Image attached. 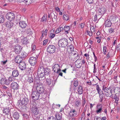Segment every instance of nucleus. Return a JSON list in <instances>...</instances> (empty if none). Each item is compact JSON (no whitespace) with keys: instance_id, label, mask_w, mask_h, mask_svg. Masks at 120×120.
I'll use <instances>...</instances> for the list:
<instances>
[{"instance_id":"nucleus-1","label":"nucleus","mask_w":120,"mask_h":120,"mask_svg":"<svg viewBox=\"0 0 120 120\" xmlns=\"http://www.w3.org/2000/svg\"><path fill=\"white\" fill-rule=\"evenodd\" d=\"M29 100L26 96L22 95V97H21L20 100H19L18 103H19V105L21 106L24 105H26L28 103Z\"/></svg>"},{"instance_id":"nucleus-2","label":"nucleus","mask_w":120,"mask_h":120,"mask_svg":"<svg viewBox=\"0 0 120 120\" xmlns=\"http://www.w3.org/2000/svg\"><path fill=\"white\" fill-rule=\"evenodd\" d=\"M58 45L60 47L64 48L68 45V41L65 38L60 39L58 41Z\"/></svg>"},{"instance_id":"nucleus-3","label":"nucleus","mask_w":120,"mask_h":120,"mask_svg":"<svg viewBox=\"0 0 120 120\" xmlns=\"http://www.w3.org/2000/svg\"><path fill=\"white\" fill-rule=\"evenodd\" d=\"M104 86L103 87L102 90L104 91L105 95L107 97H110L112 95V90L110 87L105 88H104Z\"/></svg>"},{"instance_id":"nucleus-4","label":"nucleus","mask_w":120,"mask_h":120,"mask_svg":"<svg viewBox=\"0 0 120 120\" xmlns=\"http://www.w3.org/2000/svg\"><path fill=\"white\" fill-rule=\"evenodd\" d=\"M31 96L32 98L35 100L41 98L40 97V94L37 90L32 92Z\"/></svg>"},{"instance_id":"nucleus-5","label":"nucleus","mask_w":120,"mask_h":120,"mask_svg":"<svg viewBox=\"0 0 120 120\" xmlns=\"http://www.w3.org/2000/svg\"><path fill=\"white\" fill-rule=\"evenodd\" d=\"M106 11V10L105 8L104 7H100L97 11V13L98 15L101 16V17Z\"/></svg>"},{"instance_id":"nucleus-6","label":"nucleus","mask_w":120,"mask_h":120,"mask_svg":"<svg viewBox=\"0 0 120 120\" xmlns=\"http://www.w3.org/2000/svg\"><path fill=\"white\" fill-rule=\"evenodd\" d=\"M44 67L41 66L38 68L37 72V75L40 77L42 78L45 75L44 71Z\"/></svg>"},{"instance_id":"nucleus-7","label":"nucleus","mask_w":120,"mask_h":120,"mask_svg":"<svg viewBox=\"0 0 120 120\" xmlns=\"http://www.w3.org/2000/svg\"><path fill=\"white\" fill-rule=\"evenodd\" d=\"M37 84V91L40 94L45 92V90L41 83H38Z\"/></svg>"},{"instance_id":"nucleus-8","label":"nucleus","mask_w":120,"mask_h":120,"mask_svg":"<svg viewBox=\"0 0 120 120\" xmlns=\"http://www.w3.org/2000/svg\"><path fill=\"white\" fill-rule=\"evenodd\" d=\"M55 47L53 45H49L47 47V51L48 52L50 53H54L55 51Z\"/></svg>"},{"instance_id":"nucleus-9","label":"nucleus","mask_w":120,"mask_h":120,"mask_svg":"<svg viewBox=\"0 0 120 120\" xmlns=\"http://www.w3.org/2000/svg\"><path fill=\"white\" fill-rule=\"evenodd\" d=\"M6 16L7 19L11 21L13 20L15 18L14 14L11 12H8Z\"/></svg>"},{"instance_id":"nucleus-10","label":"nucleus","mask_w":120,"mask_h":120,"mask_svg":"<svg viewBox=\"0 0 120 120\" xmlns=\"http://www.w3.org/2000/svg\"><path fill=\"white\" fill-rule=\"evenodd\" d=\"M61 68L58 64H55L52 67L53 71L56 73H59L61 71Z\"/></svg>"},{"instance_id":"nucleus-11","label":"nucleus","mask_w":120,"mask_h":120,"mask_svg":"<svg viewBox=\"0 0 120 120\" xmlns=\"http://www.w3.org/2000/svg\"><path fill=\"white\" fill-rule=\"evenodd\" d=\"M36 57H31L29 58V62L30 64L32 65H35L37 63V59L38 58V57L36 56Z\"/></svg>"},{"instance_id":"nucleus-12","label":"nucleus","mask_w":120,"mask_h":120,"mask_svg":"<svg viewBox=\"0 0 120 120\" xmlns=\"http://www.w3.org/2000/svg\"><path fill=\"white\" fill-rule=\"evenodd\" d=\"M22 49V47L19 45H16L14 47V50L16 54H19Z\"/></svg>"},{"instance_id":"nucleus-13","label":"nucleus","mask_w":120,"mask_h":120,"mask_svg":"<svg viewBox=\"0 0 120 120\" xmlns=\"http://www.w3.org/2000/svg\"><path fill=\"white\" fill-rule=\"evenodd\" d=\"M102 105L101 104H98L96 106V113L97 114L101 113L102 111Z\"/></svg>"},{"instance_id":"nucleus-14","label":"nucleus","mask_w":120,"mask_h":120,"mask_svg":"<svg viewBox=\"0 0 120 120\" xmlns=\"http://www.w3.org/2000/svg\"><path fill=\"white\" fill-rule=\"evenodd\" d=\"M19 68L21 70H23L25 69L26 68V65L24 62H22L19 64Z\"/></svg>"},{"instance_id":"nucleus-15","label":"nucleus","mask_w":120,"mask_h":120,"mask_svg":"<svg viewBox=\"0 0 120 120\" xmlns=\"http://www.w3.org/2000/svg\"><path fill=\"white\" fill-rule=\"evenodd\" d=\"M81 60V59H78L75 61L76 66L78 68H80L82 67Z\"/></svg>"},{"instance_id":"nucleus-16","label":"nucleus","mask_w":120,"mask_h":120,"mask_svg":"<svg viewBox=\"0 0 120 120\" xmlns=\"http://www.w3.org/2000/svg\"><path fill=\"white\" fill-rule=\"evenodd\" d=\"M18 84L15 82H13L11 84V88L14 90H16L18 88Z\"/></svg>"},{"instance_id":"nucleus-17","label":"nucleus","mask_w":120,"mask_h":120,"mask_svg":"<svg viewBox=\"0 0 120 120\" xmlns=\"http://www.w3.org/2000/svg\"><path fill=\"white\" fill-rule=\"evenodd\" d=\"M19 26L22 28H25L27 26L26 23L24 21H21L19 22Z\"/></svg>"},{"instance_id":"nucleus-18","label":"nucleus","mask_w":120,"mask_h":120,"mask_svg":"<svg viewBox=\"0 0 120 120\" xmlns=\"http://www.w3.org/2000/svg\"><path fill=\"white\" fill-rule=\"evenodd\" d=\"M77 112L74 109H71L69 113V115L71 117H74L76 116Z\"/></svg>"},{"instance_id":"nucleus-19","label":"nucleus","mask_w":120,"mask_h":120,"mask_svg":"<svg viewBox=\"0 0 120 120\" xmlns=\"http://www.w3.org/2000/svg\"><path fill=\"white\" fill-rule=\"evenodd\" d=\"M22 58L20 57L19 56H17L15 59V61L16 63L20 64L22 62Z\"/></svg>"},{"instance_id":"nucleus-20","label":"nucleus","mask_w":120,"mask_h":120,"mask_svg":"<svg viewBox=\"0 0 120 120\" xmlns=\"http://www.w3.org/2000/svg\"><path fill=\"white\" fill-rule=\"evenodd\" d=\"M46 80L47 83L49 85H50L51 84H52V85H54L56 82V81L55 80L52 81L51 79H46Z\"/></svg>"},{"instance_id":"nucleus-21","label":"nucleus","mask_w":120,"mask_h":120,"mask_svg":"<svg viewBox=\"0 0 120 120\" xmlns=\"http://www.w3.org/2000/svg\"><path fill=\"white\" fill-rule=\"evenodd\" d=\"M5 24L7 28L8 29L11 28L13 25V23L11 21L6 22Z\"/></svg>"},{"instance_id":"nucleus-22","label":"nucleus","mask_w":120,"mask_h":120,"mask_svg":"<svg viewBox=\"0 0 120 120\" xmlns=\"http://www.w3.org/2000/svg\"><path fill=\"white\" fill-rule=\"evenodd\" d=\"M70 28V27L68 26H66L64 27L63 29L65 31V33L66 34H68Z\"/></svg>"},{"instance_id":"nucleus-23","label":"nucleus","mask_w":120,"mask_h":120,"mask_svg":"<svg viewBox=\"0 0 120 120\" xmlns=\"http://www.w3.org/2000/svg\"><path fill=\"white\" fill-rule=\"evenodd\" d=\"M94 85H96V89L98 93L99 94V95H100V94H103V92L101 90V89L98 85H97V84H96Z\"/></svg>"},{"instance_id":"nucleus-24","label":"nucleus","mask_w":120,"mask_h":120,"mask_svg":"<svg viewBox=\"0 0 120 120\" xmlns=\"http://www.w3.org/2000/svg\"><path fill=\"white\" fill-rule=\"evenodd\" d=\"M112 23L109 19L106 20L105 22V26L106 27H110L112 25Z\"/></svg>"},{"instance_id":"nucleus-25","label":"nucleus","mask_w":120,"mask_h":120,"mask_svg":"<svg viewBox=\"0 0 120 120\" xmlns=\"http://www.w3.org/2000/svg\"><path fill=\"white\" fill-rule=\"evenodd\" d=\"M32 111V113L35 115H37L38 114V108H33Z\"/></svg>"},{"instance_id":"nucleus-26","label":"nucleus","mask_w":120,"mask_h":120,"mask_svg":"<svg viewBox=\"0 0 120 120\" xmlns=\"http://www.w3.org/2000/svg\"><path fill=\"white\" fill-rule=\"evenodd\" d=\"M55 31L54 29H52L50 31L49 37L51 39L53 38L55 36V34H53Z\"/></svg>"},{"instance_id":"nucleus-27","label":"nucleus","mask_w":120,"mask_h":120,"mask_svg":"<svg viewBox=\"0 0 120 120\" xmlns=\"http://www.w3.org/2000/svg\"><path fill=\"white\" fill-rule=\"evenodd\" d=\"M43 70L45 75H48L50 73V70L49 68H46L44 69V68Z\"/></svg>"},{"instance_id":"nucleus-28","label":"nucleus","mask_w":120,"mask_h":120,"mask_svg":"<svg viewBox=\"0 0 120 120\" xmlns=\"http://www.w3.org/2000/svg\"><path fill=\"white\" fill-rule=\"evenodd\" d=\"M40 95H41V96H40V97L41 98H42L43 99H42L44 101L45 100H44L45 99H45H46L48 98H47L46 97V94L45 93V92L40 93Z\"/></svg>"},{"instance_id":"nucleus-29","label":"nucleus","mask_w":120,"mask_h":120,"mask_svg":"<svg viewBox=\"0 0 120 120\" xmlns=\"http://www.w3.org/2000/svg\"><path fill=\"white\" fill-rule=\"evenodd\" d=\"M55 116L56 118L58 120H60L62 118V114L59 113H56Z\"/></svg>"},{"instance_id":"nucleus-30","label":"nucleus","mask_w":120,"mask_h":120,"mask_svg":"<svg viewBox=\"0 0 120 120\" xmlns=\"http://www.w3.org/2000/svg\"><path fill=\"white\" fill-rule=\"evenodd\" d=\"M18 71L17 70H14L12 71V75L14 77H17L19 75Z\"/></svg>"},{"instance_id":"nucleus-31","label":"nucleus","mask_w":120,"mask_h":120,"mask_svg":"<svg viewBox=\"0 0 120 120\" xmlns=\"http://www.w3.org/2000/svg\"><path fill=\"white\" fill-rule=\"evenodd\" d=\"M78 93H79L80 94H81L82 93V88L81 86L79 85L78 86Z\"/></svg>"},{"instance_id":"nucleus-32","label":"nucleus","mask_w":120,"mask_h":120,"mask_svg":"<svg viewBox=\"0 0 120 120\" xmlns=\"http://www.w3.org/2000/svg\"><path fill=\"white\" fill-rule=\"evenodd\" d=\"M63 30V28L62 27H59L57 28L55 31V33L56 34H58L61 31H62Z\"/></svg>"},{"instance_id":"nucleus-33","label":"nucleus","mask_w":120,"mask_h":120,"mask_svg":"<svg viewBox=\"0 0 120 120\" xmlns=\"http://www.w3.org/2000/svg\"><path fill=\"white\" fill-rule=\"evenodd\" d=\"M63 18L64 20L66 21H68L69 19V15L67 14H65L63 15Z\"/></svg>"},{"instance_id":"nucleus-34","label":"nucleus","mask_w":120,"mask_h":120,"mask_svg":"<svg viewBox=\"0 0 120 120\" xmlns=\"http://www.w3.org/2000/svg\"><path fill=\"white\" fill-rule=\"evenodd\" d=\"M6 78L4 76L1 75V79H0V83L1 84H4Z\"/></svg>"},{"instance_id":"nucleus-35","label":"nucleus","mask_w":120,"mask_h":120,"mask_svg":"<svg viewBox=\"0 0 120 120\" xmlns=\"http://www.w3.org/2000/svg\"><path fill=\"white\" fill-rule=\"evenodd\" d=\"M73 56H74V59H79V54L77 52L74 53Z\"/></svg>"},{"instance_id":"nucleus-36","label":"nucleus","mask_w":120,"mask_h":120,"mask_svg":"<svg viewBox=\"0 0 120 120\" xmlns=\"http://www.w3.org/2000/svg\"><path fill=\"white\" fill-rule=\"evenodd\" d=\"M21 41L22 43L25 44H27L28 42V40L26 38H23V39H22Z\"/></svg>"},{"instance_id":"nucleus-37","label":"nucleus","mask_w":120,"mask_h":120,"mask_svg":"<svg viewBox=\"0 0 120 120\" xmlns=\"http://www.w3.org/2000/svg\"><path fill=\"white\" fill-rule=\"evenodd\" d=\"M67 50H69V49L71 51L73 50L74 47L72 45H71L68 46L67 48Z\"/></svg>"},{"instance_id":"nucleus-38","label":"nucleus","mask_w":120,"mask_h":120,"mask_svg":"<svg viewBox=\"0 0 120 120\" xmlns=\"http://www.w3.org/2000/svg\"><path fill=\"white\" fill-rule=\"evenodd\" d=\"M13 117L15 119L17 120L19 117L18 113L17 112H15L13 115Z\"/></svg>"},{"instance_id":"nucleus-39","label":"nucleus","mask_w":120,"mask_h":120,"mask_svg":"<svg viewBox=\"0 0 120 120\" xmlns=\"http://www.w3.org/2000/svg\"><path fill=\"white\" fill-rule=\"evenodd\" d=\"M27 55L26 53L25 52H21L20 56V57L22 58L25 57Z\"/></svg>"},{"instance_id":"nucleus-40","label":"nucleus","mask_w":120,"mask_h":120,"mask_svg":"<svg viewBox=\"0 0 120 120\" xmlns=\"http://www.w3.org/2000/svg\"><path fill=\"white\" fill-rule=\"evenodd\" d=\"M3 113H4L6 115H8L10 112L9 109L6 108L4 109L3 111Z\"/></svg>"},{"instance_id":"nucleus-41","label":"nucleus","mask_w":120,"mask_h":120,"mask_svg":"<svg viewBox=\"0 0 120 120\" xmlns=\"http://www.w3.org/2000/svg\"><path fill=\"white\" fill-rule=\"evenodd\" d=\"M27 81L30 83H33L34 82V79L31 77L29 76Z\"/></svg>"},{"instance_id":"nucleus-42","label":"nucleus","mask_w":120,"mask_h":120,"mask_svg":"<svg viewBox=\"0 0 120 120\" xmlns=\"http://www.w3.org/2000/svg\"><path fill=\"white\" fill-rule=\"evenodd\" d=\"M43 115L42 114H41L37 117L36 118V119L37 120H43Z\"/></svg>"},{"instance_id":"nucleus-43","label":"nucleus","mask_w":120,"mask_h":120,"mask_svg":"<svg viewBox=\"0 0 120 120\" xmlns=\"http://www.w3.org/2000/svg\"><path fill=\"white\" fill-rule=\"evenodd\" d=\"M24 2L26 5H29L32 3V0H24Z\"/></svg>"},{"instance_id":"nucleus-44","label":"nucleus","mask_w":120,"mask_h":120,"mask_svg":"<svg viewBox=\"0 0 120 120\" xmlns=\"http://www.w3.org/2000/svg\"><path fill=\"white\" fill-rule=\"evenodd\" d=\"M5 20V19L2 15H0V23H3Z\"/></svg>"},{"instance_id":"nucleus-45","label":"nucleus","mask_w":120,"mask_h":120,"mask_svg":"<svg viewBox=\"0 0 120 120\" xmlns=\"http://www.w3.org/2000/svg\"><path fill=\"white\" fill-rule=\"evenodd\" d=\"M75 106L77 107H78L79 106L80 104V102L79 100H77L75 102Z\"/></svg>"},{"instance_id":"nucleus-46","label":"nucleus","mask_w":120,"mask_h":120,"mask_svg":"<svg viewBox=\"0 0 120 120\" xmlns=\"http://www.w3.org/2000/svg\"><path fill=\"white\" fill-rule=\"evenodd\" d=\"M26 32L28 34H29V35L31 34H32V31H31L30 29L29 28L27 29Z\"/></svg>"},{"instance_id":"nucleus-47","label":"nucleus","mask_w":120,"mask_h":120,"mask_svg":"<svg viewBox=\"0 0 120 120\" xmlns=\"http://www.w3.org/2000/svg\"><path fill=\"white\" fill-rule=\"evenodd\" d=\"M47 20V16L46 15H44L43 17L41 18V21L43 22Z\"/></svg>"},{"instance_id":"nucleus-48","label":"nucleus","mask_w":120,"mask_h":120,"mask_svg":"<svg viewBox=\"0 0 120 120\" xmlns=\"http://www.w3.org/2000/svg\"><path fill=\"white\" fill-rule=\"evenodd\" d=\"M87 34L89 35L90 36H91L92 35V34L93 33L90 31L88 30H86Z\"/></svg>"},{"instance_id":"nucleus-49","label":"nucleus","mask_w":120,"mask_h":120,"mask_svg":"<svg viewBox=\"0 0 120 120\" xmlns=\"http://www.w3.org/2000/svg\"><path fill=\"white\" fill-rule=\"evenodd\" d=\"M90 31L93 33L95 31V29L94 27L93 26H90Z\"/></svg>"},{"instance_id":"nucleus-50","label":"nucleus","mask_w":120,"mask_h":120,"mask_svg":"<svg viewBox=\"0 0 120 120\" xmlns=\"http://www.w3.org/2000/svg\"><path fill=\"white\" fill-rule=\"evenodd\" d=\"M107 47L105 46H104L103 47V53L104 54H106L107 53Z\"/></svg>"},{"instance_id":"nucleus-51","label":"nucleus","mask_w":120,"mask_h":120,"mask_svg":"<svg viewBox=\"0 0 120 120\" xmlns=\"http://www.w3.org/2000/svg\"><path fill=\"white\" fill-rule=\"evenodd\" d=\"M10 83V82H9V80H8L6 78V79L5 80L4 83V84H5L6 85H8Z\"/></svg>"},{"instance_id":"nucleus-52","label":"nucleus","mask_w":120,"mask_h":120,"mask_svg":"<svg viewBox=\"0 0 120 120\" xmlns=\"http://www.w3.org/2000/svg\"><path fill=\"white\" fill-rule=\"evenodd\" d=\"M115 29V28H111L109 30V32L110 33H113L114 32V30Z\"/></svg>"},{"instance_id":"nucleus-53","label":"nucleus","mask_w":120,"mask_h":120,"mask_svg":"<svg viewBox=\"0 0 120 120\" xmlns=\"http://www.w3.org/2000/svg\"><path fill=\"white\" fill-rule=\"evenodd\" d=\"M78 84V82L77 80H76L75 81L73 82L74 86L75 87L77 86Z\"/></svg>"},{"instance_id":"nucleus-54","label":"nucleus","mask_w":120,"mask_h":120,"mask_svg":"<svg viewBox=\"0 0 120 120\" xmlns=\"http://www.w3.org/2000/svg\"><path fill=\"white\" fill-rule=\"evenodd\" d=\"M8 62L7 60H6L5 61H2L1 62V64L2 65H5L6 63Z\"/></svg>"},{"instance_id":"nucleus-55","label":"nucleus","mask_w":120,"mask_h":120,"mask_svg":"<svg viewBox=\"0 0 120 120\" xmlns=\"http://www.w3.org/2000/svg\"><path fill=\"white\" fill-rule=\"evenodd\" d=\"M47 120H56V118L52 116H49L48 119Z\"/></svg>"},{"instance_id":"nucleus-56","label":"nucleus","mask_w":120,"mask_h":120,"mask_svg":"<svg viewBox=\"0 0 120 120\" xmlns=\"http://www.w3.org/2000/svg\"><path fill=\"white\" fill-rule=\"evenodd\" d=\"M89 55L88 54L85 53L84 54V56L86 57V59L87 60H89L90 57H89Z\"/></svg>"},{"instance_id":"nucleus-57","label":"nucleus","mask_w":120,"mask_h":120,"mask_svg":"<svg viewBox=\"0 0 120 120\" xmlns=\"http://www.w3.org/2000/svg\"><path fill=\"white\" fill-rule=\"evenodd\" d=\"M112 56L110 55V52H108L106 55V58L107 59H109L110 57H112Z\"/></svg>"},{"instance_id":"nucleus-58","label":"nucleus","mask_w":120,"mask_h":120,"mask_svg":"<svg viewBox=\"0 0 120 120\" xmlns=\"http://www.w3.org/2000/svg\"><path fill=\"white\" fill-rule=\"evenodd\" d=\"M47 35V34H45L44 32V31H43L42 32V35L41 38H42L45 36V37Z\"/></svg>"},{"instance_id":"nucleus-59","label":"nucleus","mask_w":120,"mask_h":120,"mask_svg":"<svg viewBox=\"0 0 120 120\" xmlns=\"http://www.w3.org/2000/svg\"><path fill=\"white\" fill-rule=\"evenodd\" d=\"M31 48H32V50L33 51L36 48V45H32Z\"/></svg>"},{"instance_id":"nucleus-60","label":"nucleus","mask_w":120,"mask_h":120,"mask_svg":"<svg viewBox=\"0 0 120 120\" xmlns=\"http://www.w3.org/2000/svg\"><path fill=\"white\" fill-rule=\"evenodd\" d=\"M14 79L11 77H10L8 78V80L9 82H11L14 80Z\"/></svg>"},{"instance_id":"nucleus-61","label":"nucleus","mask_w":120,"mask_h":120,"mask_svg":"<svg viewBox=\"0 0 120 120\" xmlns=\"http://www.w3.org/2000/svg\"><path fill=\"white\" fill-rule=\"evenodd\" d=\"M97 20V15H95L94 16V22H96V21Z\"/></svg>"},{"instance_id":"nucleus-62","label":"nucleus","mask_w":120,"mask_h":120,"mask_svg":"<svg viewBox=\"0 0 120 120\" xmlns=\"http://www.w3.org/2000/svg\"><path fill=\"white\" fill-rule=\"evenodd\" d=\"M85 25V24L84 23H82L80 24V27L81 28H84Z\"/></svg>"},{"instance_id":"nucleus-63","label":"nucleus","mask_w":120,"mask_h":120,"mask_svg":"<svg viewBox=\"0 0 120 120\" xmlns=\"http://www.w3.org/2000/svg\"><path fill=\"white\" fill-rule=\"evenodd\" d=\"M93 54L94 55V56L95 60V61L96 62L97 60V58L95 56L94 52L93 53Z\"/></svg>"},{"instance_id":"nucleus-64","label":"nucleus","mask_w":120,"mask_h":120,"mask_svg":"<svg viewBox=\"0 0 120 120\" xmlns=\"http://www.w3.org/2000/svg\"><path fill=\"white\" fill-rule=\"evenodd\" d=\"M89 4H92L93 2V0H86Z\"/></svg>"}]
</instances>
